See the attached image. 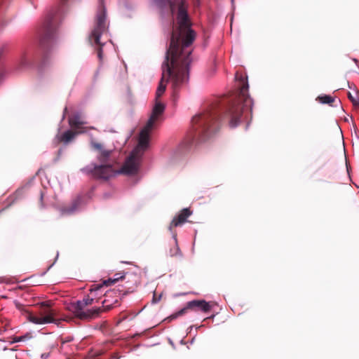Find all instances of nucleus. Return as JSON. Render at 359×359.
I'll return each mask as SVG.
<instances>
[{
    "label": "nucleus",
    "instance_id": "1",
    "mask_svg": "<svg viewBox=\"0 0 359 359\" xmlns=\"http://www.w3.org/2000/svg\"><path fill=\"white\" fill-rule=\"evenodd\" d=\"M171 13L174 15L175 13ZM176 13L177 27L173 29L165 60L162 65V77L156 93V103L147 124L140 131L137 146L128 157L121 170L116 172L110 163L112 150L106 149L102 144L92 140L90 145L97 151V158L101 164L91 163L81 170L83 172L94 178L107 180L117 173L132 175L137 172L141 156L149 146L150 133L156 127L165 110L164 104L158 101V98L164 93L166 83L171 82L173 96H175L177 90L189 79V65L192 60L189 46L196 34L190 29L188 13Z\"/></svg>",
    "mask_w": 359,
    "mask_h": 359
},
{
    "label": "nucleus",
    "instance_id": "2",
    "mask_svg": "<svg viewBox=\"0 0 359 359\" xmlns=\"http://www.w3.org/2000/svg\"><path fill=\"white\" fill-rule=\"evenodd\" d=\"M236 87L239 89L238 95L222 110L213 108L198 114L192 118V127L195 137L205 140L217 129L219 119L229 120L231 128L236 127L241 122V117L247 110H252V100L248 95L247 78L237 74Z\"/></svg>",
    "mask_w": 359,
    "mask_h": 359
},
{
    "label": "nucleus",
    "instance_id": "3",
    "mask_svg": "<svg viewBox=\"0 0 359 359\" xmlns=\"http://www.w3.org/2000/svg\"><path fill=\"white\" fill-rule=\"evenodd\" d=\"M102 288V285H93L90 290V294L82 300L72 303L69 306V310L81 320L92 319L98 316L102 311L100 307L88 309V306L93 304L96 293Z\"/></svg>",
    "mask_w": 359,
    "mask_h": 359
},
{
    "label": "nucleus",
    "instance_id": "4",
    "mask_svg": "<svg viewBox=\"0 0 359 359\" xmlns=\"http://www.w3.org/2000/svg\"><path fill=\"white\" fill-rule=\"evenodd\" d=\"M99 2L100 6L96 15V24L91 32L90 40L100 46L97 50V55L99 59L102 60V46L104 43H101L100 39L101 36L107 32V27L106 24V9L103 4V0H99Z\"/></svg>",
    "mask_w": 359,
    "mask_h": 359
},
{
    "label": "nucleus",
    "instance_id": "5",
    "mask_svg": "<svg viewBox=\"0 0 359 359\" xmlns=\"http://www.w3.org/2000/svg\"><path fill=\"white\" fill-rule=\"evenodd\" d=\"M27 319L36 325H46L49 323H57L55 319V311L46 303H42L40 309L34 312H27Z\"/></svg>",
    "mask_w": 359,
    "mask_h": 359
},
{
    "label": "nucleus",
    "instance_id": "6",
    "mask_svg": "<svg viewBox=\"0 0 359 359\" xmlns=\"http://www.w3.org/2000/svg\"><path fill=\"white\" fill-rule=\"evenodd\" d=\"M194 308H198L201 311L205 313H208L210 311L212 306L210 304L209 302H207L205 300H193L189 302L184 308H183L177 313H176L173 316V318H176L177 316L183 315L184 313H185L187 309H193Z\"/></svg>",
    "mask_w": 359,
    "mask_h": 359
},
{
    "label": "nucleus",
    "instance_id": "7",
    "mask_svg": "<svg viewBox=\"0 0 359 359\" xmlns=\"http://www.w3.org/2000/svg\"><path fill=\"white\" fill-rule=\"evenodd\" d=\"M191 212L189 209L184 208L181 212L172 219L169 226V229L172 231L173 226H177L184 223L187 221V219L191 215Z\"/></svg>",
    "mask_w": 359,
    "mask_h": 359
},
{
    "label": "nucleus",
    "instance_id": "8",
    "mask_svg": "<svg viewBox=\"0 0 359 359\" xmlns=\"http://www.w3.org/2000/svg\"><path fill=\"white\" fill-rule=\"evenodd\" d=\"M52 21L53 19L50 20L45 27L44 33L40 40L42 46H46V43L53 38L54 29L53 27Z\"/></svg>",
    "mask_w": 359,
    "mask_h": 359
},
{
    "label": "nucleus",
    "instance_id": "9",
    "mask_svg": "<svg viewBox=\"0 0 359 359\" xmlns=\"http://www.w3.org/2000/svg\"><path fill=\"white\" fill-rule=\"evenodd\" d=\"M69 123L72 128L79 130L82 125L86 123L83 116L80 113H75L69 118Z\"/></svg>",
    "mask_w": 359,
    "mask_h": 359
},
{
    "label": "nucleus",
    "instance_id": "10",
    "mask_svg": "<svg viewBox=\"0 0 359 359\" xmlns=\"http://www.w3.org/2000/svg\"><path fill=\"white\" fill-rule=\"evenodd\" d=\"M81 201H82V198L79 197L77 198L72 203V206L70 208H65L63 210V212L64 213H67V214H71V213H73L74 212H75L76 210H78L79 208V206L80 205V204L81 203Z\"/></svg>",
    "mask_w": 359,
    "mask_h": 359
},
{
    "label": "nucleus",
    "instance_id": "11",
    "mask_svg": "<svg viewBox=\"0 0 359 359\" xmlns=\"http://www.w3.org/2000/svg\"><path fill=\"white\" fill-rule=\"evenodd\" d=\"M75 135L76 133H74L71 130H67L62 135L60 140L65 143H68L74 138Z\"/></svg>",
    "mask_w": 359,
    "mask_h": 359
},
{
    "label": "nucleus",
    "instance_id": "12",
    "mask_svg": "<svg viewBox=\"0 0 359 359\" xmlns=\"http://www.w3.org/2000/svg\"><path fill=\"white\" fill-rule=\"evenodd\" d=\"M318 100L320 101V102H321L323 104H331L334 101V97H332L330 95H327L319 96L318 97Z\"/></svg>",
    "mask_w": 359,
    "mask_h": 359
},
{
    "label": "nucleus",
    "instance_id": "13",
    "mask_svg": "<svg viewBox=\"0 0 359 359\" xmlns=\"http://www.w3.org/2000/svg\"><path fill=\"white\" fill-rule=\"evenodd\" d=\"M123 276H120L119 273H116L115 275V278H109L106 280H104L103 282V285H106V286H109V285H111L114 283H115L116 281H118L119 279H121Z\"/></svg>",
    "mask_w": 359,
    "mask_h": 359
},
{
    "label": "nucleus",
    "instance_id": "14",
    "mask_svg": "<svg viewBox=\"0 0 359 359\" xmlns=\"http://www.w3.org/2000/svg\"><path fill=\"white\" fill-rule=\"evenodd\" d=\"M173 238L175 239V245H175V247L173 249L170 250V253L171 256H177V255H180V250L179 247L177 245V236H176V234L173 235Z\"/></svg>",
    "mask_w": 359,
    "mask_h": 359
},
{
    "label": "nucleus",
    "instance_id": "15",
    "mask_svg": "<svg viewBox=\"0 0 359 359\" xmlns=\"http://www.w3.org/2000/svg\"><path fill=\"white\" fill-rule=\"evenodd\" d=\"M348 97L349 100L352 102L353 105L359 107V100L358 98L357 94L353 95L351 93H348Z\"/></svg>",
    "mask_w": 359,
    "mask_h": 359
},
{
    "label": "nucleus",
    "instance_id": "16",
    "mask_svg": "<svg viewBox=\"0 0 359 359\" xmlns=\"http://www.w3.org/2000/svg\"><path fill=\"white\" fill-rule=\"evenodd\" d=\"M113 307L112 304H108V300L104 299L102 301V308L104 310H109L111 308Z\"/></svg>",
    "mask_w": 359,
    "mask_h": 359
},
{
    "label": "nucleus",
    "instance_id": "17",
    "mask_svg": "<svg viewBox=\"0 0 359 359\" xmlns=\"http://www.w3.org/2000/svg\"><path fill=\"white\" fill-rule=\"evenodd\" d=\"M28 63H29L28 60L25 57H23L20 62L21 66L25 67V66L28 65Z\"/></svg>",
    "mask_w": 359,
    "mask_h": 359
},
{
    "label": "nucleus",
    "instance_id": "18",
    "mask_svg": "<svg viewBox=\"0 0 359 359\" xmlns=\"http://www.w3.org/2000/svg\"><path fill=\"white\" fill-rule=\"evenodd\" d=\"M14 304L18 309L21 310L22 309V305L18 302L15 301Z\"/></svg>",
    "mask_w": 359,
    "mask_h": 359
},
{
    "label": "nucleus",
    "instance_id": "19",
    "mask_svg": "<svg viewBox=\"0 0 359 359\" xmlns=\"http://www.w3.org/2000/svg\"><path fill=\"white\" fill-rule=\"evenodd\" d=\"M43 194H41V201H42V199H43Z\"/></svg>",
    "mask_w": 359,
    "mask_h": 359
},
{
    "label": "nucleus",
    "instance_id": "20",
    "mask_svg": "<svg viewBox=\"0 0 359 359\" xmlns=\"http://www.w3.org/2000/svg\"><path fill=\"white\" fill-rule=\"evenodd\" d=\"M196 3H199L200 0H195Z\"/></svg>",
    "mask_w": 359,
    "mask_h": 359
},
{
    "label": "nucleus",
    "instance_id": "21",
    "mask_svg": "<svg viewBox=\"0 0 359 359\" xmlns=\"http://www.w3.org/2000/svg\"><path fill=\"white\" fill-rule=\"evenodd\" d=\"M61 1H63V2H65V1H67V0H61Z\"/></svg>",
    "mask_w": 359,
    "mask_h": 359
},
{
    "label": "nucleus",
    "instance_id": "22",
    "mask_svg": "<svg viewBox=\"0 0 359 359\" xmlns=\"http://www.w3.org/2000/svg\"><path fill=\"white\" fill-rule=\"evenodd\" d=\"M233 1H234V0H231L232 3H233Z\"/></svg>",
    "mask_w": 359,
    "mask_h": 359
}]
</instances>
